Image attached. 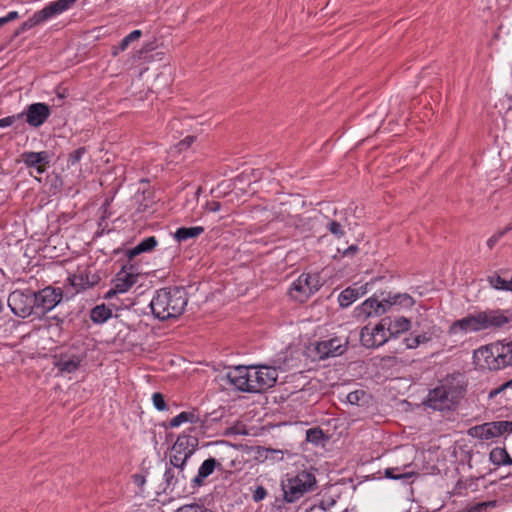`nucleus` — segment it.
I'll list each match as a JSON object with an SVG mask.
<instances>
[{"label": "nucleus", "mask_w": 512, "mask_h": 512, "mask_svg": "<svg viewBox=\"0 0 512 512\" xmlns=\"http://www.w3.org/2000/svg\"><path fill=\"white\" fill-rule=\"evenodd\" d=\"M188 304V293L183 286H168L155 291L148 307L154 319L166 321L179 317Z\"/></svg>", "instance_id": "1"}, {"label": "nucleus", "mask_w": 512, "mask_h": 512, "mask_svg": "<svg viewBox=\"0 0 512 512\" xmlns=\"http://www.w3.org/2000/svg\"><path fill=\"white\" fill-rule=\"evenodd\" d=\"M473 359L479 369L497 371L512 365V341L495 342L476 349Z\"/></svg>", "instance_id": "2"}, {"label": "nucleus", "mask_w": 512, "mask_h": 512, "mask_svg": "<svg viewBox=\"0 0 512 512\" xmlns=\"http://www.w3.org/2000/svg\"><path fill=\"white\" fill-rule=\"evenodd\" d=\"M463 394V388L456 386L452 381L446 380L430 389L422 403L434 411H454Z\"/></svg>", "instance_id": "3"}, {"label": "nucleus", "mask_w": 512, "mask_h": 512, "mask_svg": "<svg viewBox=\"0 0 512 512\" xmlns=\"http://www.w3.org/2000/svg\"><path fill=\"white\" fill-rule=\"evenodd\" d=\"M317 480L314 473L301 470L296 473H287L281 481V490L285 503L292 504L302 498L306 493L314 490Z\"/></svg>", "instance_id": "4"}, {"label": "nucleus", "mask_w": 512, "mask_h": 512, "mask_svg": "<svg viewBox=\"0 0 512 512\" xmlns=\"http://www.w3.org/2000/svg\"><path fill=\"white\" fill-rule=\"evenodd\" d=\"M78 0H56L46 4L41 10L36 11L14 31L13 37H19L32 28L44 24L51 19L68 11Z\"/></svg>", "instance_id": "5"}, {"label": "nucleus", "mask_w": 512, "mask_h": 512, "mask_svg": "<svg viewBox=\"0 0 512 512\" xmlns=\"http://www.w3.org/2000/svg\"><path fill=\"white\" fill-rule=\"evenodd\" d=\"M7 305L13 315L25 319L35 314V291L26 289H16L12 291L7 299Z\"/></svg>", "instance_id": "6"}, {"label": "nucleus", "mask_w": 512, "mask_h": 512, "mask_svg": "<svg viewBox=\"0 0 512 512\" xmlns=\"http://www.w3.org/2000/svg\"><path fill=\"white\" fill-rule=\"evenodd\" d=\"M389 325V318L384 317L372 328L363 327L360 333L361 344L367 349H376L390 343V348H392L393 342L389 335Z\"/></svg>", "instance_id": "7"}, {"label": "nucleus", "mask_w": 512, "mask_h": 512, "mask_svg": "<svg viewBox=\"0 0 512 512\" xmlns=\"http://www.w3.org/2000/svg\"><path fill=\"white\" fill-rule=\"evenodd\" d=\"M250 367L254 394L263 393L274 387L280 367L270 364H257Z\"/></svg>", "instance_id": "8"}, {"label": "nucleus", "mask_w": 512, "mask_h": 512, "mask_svg": "<svg viewBox=\"0 0 512 512\" xmlns=\"http://www.w3.org/2000/svg\"><path fill=\"white\" fill-rule=\"evenodd\" d=\"M161 487L163 493L172 497H182L195 493L190 491V481H187L184 472L173 471L166 467Z\"/></svg>", "instance_id": "9"}, {"label": "nucleus", "mask_w": 512, "mask_h": 512, "mask_svg": "<svg viewBox=\"0 0 512 512\" xmlns=\"http://www.w3.org/2000/svg\"><path fill=\"white\" fill-rule=\"evenodd\" d=\"M221 380L238 392L254 394L251 367L249 366L238 365L229 368Z\"/></svg>", "instance_id": "10"}, {"label": "nucleus", "mask_w": 512, "mask_h": 512, "mask_svg": "<svg viewBox=\"0 0 512 512\" xmlns=\"http://www.w3.org/2000/svg\"><path fill=\"white\" fill-rule=\"evenodd\" d=\"M348 348V338L338 336L329 337L317 341L314 344V357L318 360H326L343 355Z\"/></svg>", "instance_id": "11"}, {"label": "nucleus", "mask_w": 512, "mask_h": 512, "mask_svg": "<svg viewBox=\"0 0 512 512\" xmlns=\"http://www.w3.org/2000/svg\"><path fill=\"white\" fill-rule=\"evenodd\" d=\"M483 331L508 330L512 328V311L507 309L480 310Z\"/></svg>", "instance_id": "12"}, {"label": "nucleus", "mask_w": 512, "mask_h": 512, "mask_svg": "<svg viewBox=\"0 0 512 512\" xmlns=\"http://www.w3.org/2000/svg\"><path fill=\"white\" fill-rule=\"evenodd\" d=\"M319 289L320 283L318 275L302 273L291 283L289 294L291 297L303 301L316 293Z\"/></svg>", "instance_id": "13"}, {"label": "nucleus", "mask_w": 512, "mask_h": 512, "mask_svg": "<svg viewBox=\"0 0 512 512\" xmlns=\"http://www.w3.org/2000/svg\"><path fill=\"white\" fill-rule=\"evenodd\" d=\"M63 300V291L60 287L47 286L35 291L36 315L45 314L53 310Z\"/></svg>", "instance_id": "14"}, {"label": "nucleus", "mask_w": 512, "mask_h": 512, "mask_svg": "<svg viewBox=\"0 0 512 512\" xmlns=\"http://www.w3.org/2000/svg\"><path fill=\"white\" fill-rule=\"evenodd\" d=\"M21 120L25 117L27 124L33 128L42 126L51 115L50 106L45 102H34L18 113Z\"/></svg>", "instance_id": "15"}, {"label": "nucleus", "mask_w": 512, "mask_h": 512, "mask_svg": "<svg viewBox=\"0 0 512 512\" xmlns=\"http://www.w3.org/2000/svg\"><path fill=\"white\" fill-rule=\"evenodd\" d=\"M222 464L214 457H208L198 467L197 473L190 479V491L198 492V490L206 485V480L215 472L216 469L221 470Z\"/></svg>", "instance_id": "16"}, {"label": "nucleus", "mask_w": 512, "mask_h": 512, "mask_svg": "<svg viewBox=\"0 0 512 512\" xmlns=\"http://www.w3.org/2000/svg\"><path fill=\"white\" fill-rule=\"evenodd\" d=\"M100 276L89 269H79L73 274H69L67 281L74 289L76 294L93 288L100 281Z\"/></svg>", "instance_id": "17"}, {"label": "nucleus", "mask_w": 512, "mask_h": 512, "mask_svg": "<svg viewBox=\"0 0 512 512\" xmlns=\"http://www.w3.org/2000/svg\"><path fill=\"white\" fill-rule=\"evenodd\" d=\"M480 331H483L480 310L474 313H469L465 317L454 321L449 327V333L451 335L458 334L459 332L468 334Z\"/></svg>", "instance_id": "18"}, {"label": "nucleus", "mask_w": 512, "mask_h": 512, "mask_svg": "<svg viewBox=\"0 0 512 512\" xmlns=\"http://www.w3.org/2000/svg\"><path fill=\"white\" fill-rule=\"evenodd\" d=\"M199 446V440L196 436L183 432L180 434L171 448L170 455L190 459Z\"/></svg>", "instance_id": "19"}, {"label": "nucleus", "mask_w": 512, "mask_h": 512, "mask_svg": "<svg viewBox=\"0 0 512 512\" xmlns=\"http://www.w3.org/2000/svg\"><path fill=\"white\" fill-rule=\"evenodd\" d=\"M22 162L27 168L33 169L37 174H43L50 165L51 154L45 150L38 152L25 151L22 154Z\"/></svg>", "instance_id": "20"}, {"label": "nucleus", "mask_w": 512, "mask_h": 512, "mask_svg": "<svg viewBox=\"0 0 512 512\" xmlns=\"http://www.w3.org/2000/svg\"><path fill=\"white\" fill-rule=\"evenodd\" d=\"M355 316L358 318H369L373 316H380L386 313L385 303L383 297L380 299L376 296H372L363 301L359 306L355 308Z\"/></svg>", "instance_id": "21"}, {"label": "nucleus", "mask_w": 512, "mask_h": 512, "mask_svg": "<svg viewBox=\"0 0 512 512\" xmlns=\"http://www.w3.org/2000/svg\"><path fill=\"white\" fill-rule=\"evenodd\" d=\"M266 173V170L260 168H247L234 178V184L239 189L250 187L251 185L262 181Z\"/></svg>", "instance_id": "22"}, {"label": "nucleus", "mask_w": 512, "mask_h": 512, "mask_svg": "<svg viewBox=\"0 0 512 512\" xmlns=\"http://www.w3.org/2000/svg\"><path fill=\"white\" fill-rule=\"evenodd\" d=\"M386 312L393 306L409 309L415 304V300L408 293L381 292Z\"/></svg>", "instance_id": "23"}, {"label": "nucleus", "mask_w": 512, "mask_h": 512, "mask_svg": "<svg viewBox=\"0 0 512 512\" xmlns=\"http://www.w3.org/2000/svg\"><path fill=\"white\" fill-rule=\"evenodd\" d=\"M158 245V239L155 236H147L141 239L136 245L123 250L124 255L128 260L134 259L144 253L152 252Z\"/></svg>", "instance_id": "24"}, {"label": "nucleus", "mask_w": 512, "mask_h": 512, "mask_svg": "<svg viewBox=\"0 0 512 512\" xmlns=\"http://www.w3.org/2000/svg\"><path fill=\"white\" fill-rule=\"evenodd\" d=\"M255 458L259 462H267L269 464H275V463L283 461L284 451L281 449L257 446L256 451H255Z\"/></svg>", "instance_id": "25"}, {"label": "nucleus", "mask_w": 512, "mask_h": 512, "mask_svg": "<svg viewBox=\"0 0 512 512\" xmlns=\"http://www.w3.org/2000/svg\"><path fill=\"white\" fill-rule=\"evenodd\" d=\"M137 281L134 272H127L121 268L115 275L112 283L116 286L118 292L126 293Z\"/></svg>", "instance_id": "26"}, {"label": "nucleus", "mask_w": 512, "mask_h": 512, "mask_svg": "<svg viewBox=\"0 0 512 512\" xmlns=\"http://www.w3.org/2000/svg\"><path fill=\"white\" fill-rule=\"evenodd\" d=\"M204 232L203 226H180L172 234L177 243H183L190 239L197 238Z\"/></svg>", "instance_id": "27"}, {"label": "nucleus", "mask_w": 512, "mask_h": 512, "mask_svg": "<svg viewBox=\"0 0 512 512\" xmlns=\"http://www.w3.org/2000/svg\"><path fill=\"white\" fill-rule=\"evenodd\" d=\"M389 318V335L392 339V342H395L398 339V335L410 330L411 322L407 317L400 316L392 318L391 316H387Z\"/></svg>", "instance_id": "28"}, {"label": "nucleus", "mask_w": 512, "mask_h": 512, "mask_svg": "<svg viewBox=\"0 0 512 512\" xmlns=\"http://www.w3.org/2000/svg\"><path fill=\"white\" fill-rule=\"evenodd\" d=\"M362 287L353 288L347 287L338 295V303L341 308H348L356 302L362 295H364Z\"/></svg>", "instance_id": "29"}, {"label": "nucleus", "mask_w": 512, "mask_h": 512, "mask_svg": "<svg viewBox=\"0 0 512 512\" xmlns=\"http://www.w3.org/2000/svg\"><path fill=\"white\" fill-rule=\"evenodd\" d=\"M81 362L82 359L77 355H73L72 357L61 356L55 362V367L62 374H70L76 372L79 369Z\"/></svg>", "instance_id": "30"}, {"label": "nucleus", "mask_w": 512, "mask_h": 512, "mask_svg": "<svg viewBox=\"0 0 512 512\" xmlns=\"http://www.w3.org/2000/svg\"><path fill=\"white\" fill-rule=\"evenodd\" d=\"M200 422L199 414L195 411H182L173 417L168 424H163L164 427L178 428L184 423L196 424Z\"/></svg>", "instance_id": "31"}, {"label": "nucleus", "mask_w": 512, "mask_h": 512, "mask_svg": "<svg viewBox=\"0 0 512 512\" xmlns=\"http://www.w3.org/2000/svg\"><path fill=\"white\" fill-rule=\"evenodd\" d=\"M113 317L112 310L104 303L94 306L90 310V319L96 325H102Z\"/></svg>", "instance_id": "32"}, {"label": "nucleus", "mask_w": 512, "mask_h": 512, "mask_svg": "<svg viewBox=\"0 0 512 512\" xmlns=\"http://www.w3.org/2000/svg\"><path fill=\"white\" fill-rule=\"evenodd\" d=\"M490 462L497 466H512V458L504 447H495L489 453Z\"/></svg>", "instance_id": "33"}, {"label": "nucleus", "mask_w": 512, "mask_h": 512, "mask_svg": "<svg viewBox=\"0 0 512 512\" xmlns=\"http://www.w3.org/2000/svg\"><path fill=\"white\" fill-rule=\"evenodd\" d=\"M495 431L496 430L492 421L474 426L470 429V435L481 440H491L497 437Z\"/></svg>", "instance_id": "34"}, {"label": "nucleus", "mask_w": 512, "mask_h": 512, "mask_svg": "<svg viewBox=\"0 0 512 512\" xmlns=\"http://www.w3.org/2000/svg\"><path fill=\"white\" fill-rule=\"evenodd\" d=\"M142 36V31L140 29H135L127 34L125 37L121 39L118 45L112 47V55L117 56L119 53L125 51L129 45L135 40L139 39Z\"/></svg>", "instance_id": "35"}, {"label": "nucleus", "mask_w": 512, "mask_h": 512, "mask_svg": "<svg viewBox=\"0 0 512 512\" xmlns=\"http://www.w3.org/2000/svg\"><path fill=\"white\" fill-rule=\"evenodd\" d=\"M326 440H327V437L325 436L323 430L320 427L309 428L306 431V441L313 445H316V446L323 445V443Z\"/></svg>", "instance_id": "36"}, {"label": "nucleus", "mask_w": 512, "mask_h": 512, "mask_svg": "<svg viewBox=\"0 0 512 512\" xmlns=\"http://www.w3.org/2000/svg\"><path fill=\"white\" fill-rule=\"evenodd\" d=\"M188 460L186 458L177 457V455H170L169 461L166 463L165 467L170 468L173 471L184 472L186 470Z\"/></svg>", "instance_id": "37"}, {"label": "nucleus", "mask_w": 512, "mask_h": 512, "mask_svg": "<svg viewBox=\"0 0 512 512\" xmlns=\"http://www.w3.org/2000/svg\"><path fill=\"white\" fill-rule=\"evenodd\" d=\"M86 153L87 149L84 146L78 147L77 149L69 153L67 157V168H73L77 164H79V162Z\"/></svg>", "instance_id": "38"}, {"label": "nucleus", "mask_w": 512, "mask_h": 512, "mask_svg": "<svg viewBox=\"0 0 512 512\" xmlns=\"http://www.w3.org/2000/svg\"><path fill=\"white\" fill-rule=\"evenodd\" d=\"M495 433L497 437H500L502 435H510L512 434V421L510 420H500V421H493Z\"/></svg>", "instance_id": "39"}, {"label": "nucleus", "mask_w": 512, "mask_h": 512, "mask_svg": "<svg viewBox=\"0 0 512 512\" xmlns=\"http://www.w3.org/2000/svg\"><path fill=\"white\" fill-rule=\"evenodd\" d=\"M392 348L395 351L401 350H407V349H416L418 348L416 341H415V331L411 332L409 335L405 336L401 339L399 343V348L392 346Z\"/></svg>", "instance_id": "40"}, {"label": "nucleus", "mask_w": 512, "mask_h": 512, "mask_svg": "<svg viewBox=\"0 0 512 512\" xmlns=\"http://www.w3.org/2000/svg\"><path fill=\"white\" fill-rule=\"evenodd\" d=\"M153 407L160 412L168 411L169 407L166 403L165 397L161 392H154L152 394Z\"/></svg>", "instance_id": "41"}, {"label": "nucleus", "mask_w": 512, "mask_h": 512, "mask_svg": "<svg viewBox=\"0 0 512 512\" xmlns=\"http://www.w3.org/2000/svg\"><path fill=\"white\" fill-rule=\"evenodd\" d=\"M326 229L337 239H341L345 235L343 226L336 220H330L326 225Z\"/></svg>", "instance_id": "42"}, {"label": "nucleus", "mask_w": 512, "mask_h": 512, "mask_svg": "<svg viewBox=\"0 0 512 512\" xmlns=\"http://www.w3.org/2000/svg\"><path fill=\"white\" fill-rule=\"evenodd\" d=\"M511 231V227H504L503 229L495 232L491 237H489L486 241V245L488 249L492 250L496 244L500 241V239Z\"/></svg>", "instance_id": "43"}, {"label": "nucleus", "mask_w": 512, "mask_h": 512, "mask_svg": "<svg viewBox=\"0 0 512 512\" xmlns=\"http://www.w3.org/2000/svg\"><path fill=\"white\" fill-rule=\"evenodd\" d=\"M496 506V501H486V502H480L469 509H467L464 512H486L488 508H492Z\"/></svg>", "instance_id": "44"}, {"label": "nucleus", "mask_w": 512, "mask_h": 512, "mask_svg": "<svg viewBox=\"0 0 512 512\" xmlns=\"http://www.w3.org/2000/svg\"><path fill=\"white\" fill-rule=\"evenodd\" d=\"M395 468H386L384 471L385 478L391 480H401L410 477L409 473H397Z\"/></svg>", "instance_id": "45"}, {"label": "nucleus", "mask_w": 512, "mask_h": 512, "mask_svg": "<svg viewBox=\"0 0 512 512\" xmlns=\"http://www.w3.org/2000/svg\"><path fill=\"white\" fill-rule=\"evenodd\" d=\"M364 397V391L355 390L346 395V402L351 405H358L360 400Z\"/></svg>", "instance_id": "46"}, {"label": "nucleus", "mask_w": 512, "mask_h": 512, "mask_svg": "<svg viewBox=\"0 0 512 512\" xmlns=\"http://www.w3.org/2000/svg\"><path fill=\"white\" fill-rule=\"evenodd\" d=\"M206 509L205 506L199 505L197 503L185 504L179 507L175 512H204Z\"/></svg>", "instance_id": "47"}, {"label": "nucleus", "mask_w": 512, "mask_h": 512, "mask_svg": "<svg viewBox=\"0 0 512 512\" xmlns=\"http://www.w3.org/2000/svg\"><path fill=\"white\" fill-rule=\"evenodd\" d=\"M337 251L342 257L351 258L359 251V246L357 244H351L344 249L337 248Z\"/></svg>", "instance_id": "48"}, {"label": "nucleus", "mask_w": 512, "mask_h": 512, "mask_svg": "<svg viewBox=\"0 0 512 512\" xmlns=\"http://www.w3.org/2000/svg\"><path fill=\"white\" fill-rule=\"evenodd\" d=\"M21 120V115H19L18 113L17 114H14V115H9V116H6L4 118H1L0 119V128H7V127H10L12 126L15 122Z\"/></svg>", "instance_id": "49"}, {"label": "nucleus", "mask_w": 512, "mask_h": 512, "mask_svg": "<svg viewBox=\"0 0 512 512\" xmlns=\"http://www.w3.org/2000/svg\"><path fill=\"white\" fill-rule=\"evenodd\" d=\"M432 340V333L430 331L416 333L415 332V341L417 346H421L423 344H427Z\"/></svg>", "instance_id": "50"}, {"label": "nucleus", "mask_w": 512, "mask_h": 512, "mask_svg": "<svg viewBox=\"0 0 512 512\" xmlns=\"http://www.w3.org/2000/svg\"><path fill=\"white\" fill-rule=\"evenodd\" d=\"M266 496H267V490L263 486L259 485L255 488L252 498H253L254 502H260V501L264 500L266 498Z\"/></svg>", "instance_id": "51"}, {"label": "nucleus", "mask_w": 512, "mask_h": 512, "mask_svg": "<svg viewBox=\"0 0 512 512\" xmlns=\"http://www.w3.org/2000/svg\"><path fill=\"white\" fill-rule=\"evenodd\" d=\"M221 207H222L221 203L219 201H215V200L207 201L205 204L206 211L212 212V213H216V212L220 211Z\"/></svg>", "instance_id": "52"}, {"label": "nucleus", "mask_w": 512, "mask_h": 512, "mask_svg": "<svg viewBox=\"0 0 512 512\" xmlns=\"http://www.w3.org/2000/svg\"><path fill=\"white\" fill-rule=\"evenodd\" d=\"M121 268H125L127 272H134L135 278L138 277V266L136 264L131 263V260H128L127 263L123 264Z\"/></svg>", "instance_id": "53"}, {"label": "nucleus", "mask_w": 512, "mask_h": 512, "mask_svg": "<svg viewBox=\"0 0 512 512\" xmlns=\"http://www.w3.org/2000/svg\"><path fill=\"white\" fill-rule=\"evenodd\" d=\"M117 294H122V293L118 292V290L116 289V286L112 283V287L107 292H105V294L103 295V298L105 300H111Z\"/></svg>", "instance_id": "54"}, {"label": "nucleus", "mask_w": 512, "mask_h": 512, "mask_svg": "<svg viewBox=\"0 0 512 512\" xmlns=\"http://www.w3.org/2000/svg\"><path fill=\"white\" fill-rule=\"evenodd\" d=\"M499 479L502 481V485L509 486L512 484V474L508 472L505 475H499Z\"/></svg>", "instance_id": "55"}, {"label": "nucleus", "mask_w": 512, "mask_h": 512, "mask_svg": "<svg viewBox=\"0 0 512 512\" xmlns=\"http://www.w3.org/2000/svg\"><path fill=\"white\" fill-rule=\"evenodd\" d=\"M19 17V13L17 11H10L5 16H3V19L5 23L7 24L10 21H13Z\"/></svg>", "instance_id": "56"}, {"label": "nucleus", "mask_w": 512, "mask_h": 512, "mask_svg": "<svg viewBox=\"0 0 512 512\" xmlns=\"http://www.w3.org/2000/svg\"><path fill=\"white\" fill-rule=\"evenodd\" d=\"M133 481L137 486H143L146 482V478L144 475L141 474H134L133 475Z\"/></svg>", "instance_id": "57"}, {"label": "nucleus", "mask_w": 512, "mask_h": 512, "mask_svg": "<svg viewBox=\"0 0 512 512\" xmlns=\"http://www.w3.org/2000/svg\"><path fill=\"white\" fill-rule=\"evenodd\" d=\"M335 504V501L333 499H330L329 501H321L319 504L320 509L323 511L329 510L333 505Z\"/></svg>", "instance_id": "58"}, {"label": "nucleus", "mask_w": 512, "mask_h": 512, "mask_svg": "<svg viewBox=\"0 0 512 512\" xmlns=\"http://www.w3.org/2000/svg\"><path fill=\"white\" fill-rule=\"evenodd\" d=\"M511 385H512V379H511L510 381H507L506 383H504V384L501 386V388L496 389V390H494V391H491V392L489 393V397H493V396L497 395L499 392H501L502 390H504L505 388H507V387H509V386H511Z\"/></svg>", "instance_id": "59"}, {"label": "nucleus", "mask_w": 512, "mask_h": 512, "mask_svg": "<svg viewBox=\"0 0 512 512\" xmlns=\"http://www.w3.org/2000/svg\"><path fill=\"white\" fill-rule=\"evenodd\" d=\"M383 365H393L397 363V358L395 356H387L382 359Z\"/></svg>", "instance_id": "60"}, {"label": "nucleus", "mask_w": 512, "mask_h": 512, "mask_svg": "<svg viewBox=\"0 0 512 512\" xmlns=\"http://www.w3.org/2000/svg\"><path fill=\"white\" fill-rule=\"evenodd\" d=\"M194 141V136H186L180 143L183 146H190Z\"/></svg>", "instance_id": "61"}, {"label": "nucleus", "mask_w": 512, "mask_h": 512, "mask_svg": "<svg viewBox=\"0 0 512 512\" xmlns=\"http://www.w3.org/2000/svg\"><path fill=\"white\" fill-rule=\"evenodd\" d=\"M56 97L58 98L59 101L63 100L66 97L65 91H57Z\"/></svg>", "instance_id": "62"}, {"label": "nucleus", "mask_w": 512, "mask_h": 512, "mask_svg": "<svg viewBox=\"0 0 512 512\" xmlns=\"http://www.w3.org/2000/svg\"><path fill=\"white\" fill-rule=\"evenodd\" d=\"M5 24H6V23H5L4 19H3V17H0V28H1L3 25H5Z\"/></svg>", "instance_id": "63"}, {"label": "nucleus", "mask_w": 512, "mask_h": 512, "mask_svg": "<svg viewBox=\"0 0 512 512\" xmlns=\"http://www.w3.org/2000/svg\"><path fill=\"white\" fill-rule=\"evenodd\" d=\"M204 512H214V511H212V510H210V509L206 508Z\"/></svg>", "instance_id": "64"}]
</instances>
